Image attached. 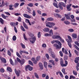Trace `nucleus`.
Listing matches in <instances>:
<instances>
[{
    "label": "nucleus",
    "instance_id": "1",
    "mask_svg": "<svg viewBox=\"0 0 79 79\" xmlns=\"http://www.w3.org/2000/svg\"><path fill=\"white\" fill-rule=\"evenodd\" d=\"M55 43H56V44H53L54 46L55 47H56L57 49L60 50V49L61 48V46L62 45L61 43V42L58 40H55ZM56 44H58L59 45Z\"/></svg>",
    "mask_w": 79,
    "mask_h": 79
},
{
    "label": "nucleus",
    "instance_id": "2",
    "mask_svg": "<svg viewBox=\"0 0 79 79\" xmlns=\"http://www.w3.org/2000/svg\"><path fill=\"white\" fill-rule=\"evenodd\" d=\"M55 25V23L53 22H48L47 23L46 22V26L47 27H48L49 28L53 27V26H54Z\"/></svg>",
    "mask_w": 79,
    "mask_h": 79
},
{
    "label": "nucleus",
    "instance_id": "3",
    "mask_svg": "<svg viewBox=\"0 0 79 79\" xmlns=\"http://www.w3.org/2000/svg\"><path fill=\"white\" fill-rule=\"evenodd\" d=\"M62 6H63V7H65V6H66V4H65L64 3L61 2H60L59 3L58 6L59 8H60V10H62L63 9Z\"/></svg>",
    "mask_w": 79,
    "mask_h": 79
},
{
    "label": "nucleus",
    "instance_id": "4",
    "mask_svg": "<svg viewBox=\"0 0 79 79\" xmlns=\"http://www.w3.org/2000/svg\"><path fill=\"white\" fill-rule=\"evenodd\" d=\"M8 4V3L7 2H6V3L5 4V2H4V1H3L2 2L1 5H0V7H3V6H4L5 5H6V6H7Z\"/></svg>",
    "mask_w": 79,
    "mask_h": 79
},
{
    "label": "nucleus",
    "instance_id": "5",
    "mask_svg": "<svg viewBox=\"0 0 79 79\" xmlns=\"http://www.w3.org/2000/svg\"><path fill=\"white\" fill-rule=\"evenodd\" d=\"M68 39H66V40L69 42H72V39L70 36L68 35L67 36Z\"/></svg>",
    "mask_w": 79,
    "mask_h": 79
},
{
    "label": "nucleus",
    "instance_id": "6",
    "mask_svg": "<svg viewBox=\"0 0 79 79\" xmlns=\"http://www.w3.org/2000/svg\"><path fill=\"white\" fill-rule=\"evenodd\" d=\"M15 72L17 77H19V74H20L21 71L19 70L17 71L16 69H15Z\"/></svg>",
    "mask_w": 79,
    "mask_h": 79
},
{
    "label": "nucleus",
    "instance_id": "7",
    "mask_svg": "<svg viewBox=\"0 0 79 79\" xmlns=\"http://www.w3.org/2000/svg\"><path fill=\"white\" fill-rule=\"evenodd\" d=\"M71 6H72V4H71L67 6L66 7L68 11H71V8L70 7Z\"/></svg>",
    "mask_w": 79,
    "mask_h": 79
},
{
    "label": "nucleus",
    "instance_id": "8",
    "mask_svg": "<svg viewBox=\"0 0 79 79\" xmlns=\"http://www.w3.org/2000/svg\"><path fill=\"white\" fill-rule=\"evenodd\" d=\"M23 16L25 18H28V19L31 18V16L29 15L26 14H23Z\"/></svg>",
    "mask_w": 79,
    "mask_h": 79
},
{
    "label": "nucleus",
    "instance_id": "9",
    "mask_svg": "<svg viewBox=\"0 0 79 79\" xmlns=\"http://www.w3.org/2000/svg\"><path fill=\"white\" fill-rule=\"evenodd\" d=\"M64 16L67 19H70V14H65Z\"/></svg>",
    "mask_w": 79,
    "mask_h": 79
},
{
    "label": "nucleus",
    "instance_id": "10",
    "mask_svg": "<svg viewBox=\"0 0 79 79\" xmlns=\"http://www.w3.org/2000/svg\"><path fill=\"white\" fill-rule=\"evenodd\" d=\"M52 38L53 39H59V38H60V36L59 35H53Z\"/></svg>",
    "mask_w": 79,
    "mask_h": 79
},
{
    "label": "nucleus",
    "instance_id": "11",
    "mask_svg": "<svg viewBox=\"0 0 79 79\" xmlns=\"http://www.w3.org/2000/svg\"><path fill=\"white\" fill-rule=\"evenodd\" d=\"M23 53H25L26 54H29V53L27 52H26V51H24L20 50L19 52L20 55H22V54H23Z\"/></svg>",
    "mask_w": 79,
    "mask_h": 79
},
{
    "label": "nucleus",
    "instance_id": "12",
    "mask_svg": "<svg viewBox=\"0 0 79 79\" xmlns=\"http://www.w3.org/2000/svg\"><path fill=\"white\" fill-rule=\"evenodd\" d=\"M39 66L41 70H43V68H44V66H43V64L41 63H39Z\"/></svg>",
    "mask_w": 79,
    "mask_h": 79
},
{
    "label": "nucleus",
    "instance_id": "13",
    "mask_svg": "<svg viewBox=\"0 0 79 79\" xmlns=\"http://www.w3.org/2000/svg\"><path fill=\"white\" fill-rule=\"evenodd\" d=\"M72 36L73 39H76L77 37V35L76 33H73L72 34Z\"/></svg>",
    "mask_w": 79,
    "mask_h": 79
},
{
    "label": "nucleus",
    "instance_id": "14",
    "mask_svg": "<svg viewBox=\"0 0 79 79\" xmlns=\"http://www.w3.org/2000/svg\"><path fill=\"white\" fill-rule=\"evenodd\" d=\"M0 60L4 63H6V59L4 58L3 57H0Z\"/></svg>",
    "mask_w": 79,
    "mask_h": 79
},
{
    "label": "nucleus",
    "instance_id": "15",
    "mask_svg": "<svg viewBox=\"0 0 79 79\" xmlns=\"http://www.w3.org/2000/svg\"><path fill=\"white\" fill-rule=\"evenodd\" d=\"M23 27L25 28H26L27 29H28V27H27V25L24 22H23Z\"/></svg>",
    "mask_w": 79,
    "mask_h": 79
},
{
    "label": "nucleus",
    "instance_id": "16",
    "mask_svg": "<svg viewBox=\"0 0 79 79\" xmlns=\"http://www.w3.org/2000/svg\"><path fill=\"white\" fill-rule=\"evenodd\" d=\"M43 31L44 32H48L50 31V29L48 28H45L43 29Z\"/></svg>",
    "mask_w": 79,
    "mask_h": 79
},
{
    "label": "nucleus",
    "instance_id": "17",
    "mask_svg": "<svg viewBox=\"0 0 79 79\" xmlns=\"http://www.w3.org/2000/svg\"><path fill=\"white\" fill-rule=\"evenodd\" d=\"M19 3H15L14 5V6L15 7V8H17V7H18V6H19Z\"/></svg>",
    "mask_w": 79,
    "mask_h": 79
},
{
    "label": "nucleus",
    "instance_id": "18",
    "mask_svg": "<svg viewBox=\"0 0 79 79\" xmlns=\"http://www.w3.org/2000/svg\"><path fill=\"white\" fill-rule=\"evenodd\" d=\"M47 20L49 21H53V18L52 17H49L47 19Z\"/></svg>",
    "mask_w": 79,
    "mask_h": 79
},
{
    "label": "nucleus",
    "instance_id": "19",
    "mask_svg": "<svg viewBox=\"0 0 79 79\" xmlns=\"http://www.w3.org/2000/svg\"><path fill=\"white\" fill-rule=\"evenodd\" d=\"M34 75L36 78L37 79H39V75H38V74H37L35 72L34 73Z\"/></svg>",
    "mask_w": 79,
    "mask_h": 79
},
{
    "label": "nucleus",
    "instance_id": "20",
    "mask_svg": "<svg viewBox=\"0 0 79 79\" xmlns=\"http://www.w3.org/2000/svg\"><path fill=\"white\" fill-rule=\"evenodd\" d=\"M24 60L22 59L21 60H20V61L19 62V63H20V64H23L24 63Z\"/></svg>",
    "mask_w": 79,
    "mask_h": 79
},
{
    "label": "nucleus",
    "instance_id": "21",
    "mask_svg": "<svg viewBox=\"0 0 79 79\" xmlns=\"http://www.w3.org/2000/svg\"><path fill=\"white\" fill-rule=\"evenodd\" d=\"M49 63H52V64H53V65H55V62H54V60H50L49 61Z\"/></svg>",
    "mask_w": 79,
    "mask_h": 79
},
{
    "label": "nucleus",
    "instance_id": "22",
    "mask_svg": "<svg viewBox=\"0 0 79 79\" xmlns=\"http://www.w3.org/2000/svg\"><path fill=\"white\" fill-rule=\"evenodd\" d=\"M10 64H11L13 66H14V65H15L14 63H13V60H12V59H10Z\"/></svg>",
    "mask_w": 79,
    "mask_h": 79
},
{
    "label": "nucleus",
    "instance_id": "23",
    "mask_svg": "<svg viewBox=\"0 0 79 79\" xmlns=\"http://www.w3.org/2000/svg\"><path fill=\"white\" fill-rule=\"evenodd\" d=\"M27 6H30V7H32L33 6V3H29L27 4Z\"/></svg>",
    "mask_w": 79,
    "mask_h": 79
},
{
    "label": "nucleus",
    "instance_id": "24",
    "mask_svg": "<svg viewBox=\"0 0 79 79\" xmlns=\"http://www.w3.org/2000/svg\"><path fill=\"white\" fill-rule=\"evenodd\" d=\"M40 60V56H37L36 59V60L37 61H39Z\"/></svg>",
    "mask_w": 79,
    "mask_h": 79
},
{
    "label": "nucleus",
    "instance_id": "25",
    "mask_svg": "<svg viewBox=\"0 0 79 79\" xmlns=\"http://www.w3.org/2000/svg\"><path fill=\"white\" fill-rule=\"evenodd\" d=\"M7 70L10 73L12 72V69H11L10 67H7Z\"/></svg>",
    "mask_w": 79,
    "mask_h": 79
},
{
    "label": "nucleus",
    "instance_id": "26",
    "mask_svg": "<svg viewBox=\"0 0 79 79\" xmlns=\"http://www.w3.org/2000/svg\"><path fill=\"white\" fill-rule=\"evenodd\" d=\"M0 22L1 23H2V24H4V21L2 19V18H0Z\"/></svg>",
    "mask_w": 79,
    "mask_h": 79
},
{
    "label": "nucleus",
    "instance_id": "27",
    "mask_svg": "<svg viewBox=\"0 0 79 79\" xmlns=\"http://www.w3.org/2000/svg\"><path fill=\"white\" fill-rule=\"evenodd\" d=\"M79 58V57H76V60H74V61L76 63H77L78 62V61L79 60V58Z\"/></svg>",
    "mask_w": 79,
    "mask_h": 79
},
{
    "label": "nucleus",
    "instance_id": "28",
    "mask_svg": "<svg viewBox=\"0 0 79 79\" xmlns=\"http://www.w3.org/2000/svg\"><path fill=\"white\" fill-rule=\"evenodd\" d=\"M56 18H61V15H60L59 14H56Z\"/></svg>",
    "mask_w": 79,
    "mask_h": 79
},
{
    "label": "nucleus",
    "instance_id": "29",
    "mask_svg": "<svg viewBox=\"0 0 79 79\" xmlns=\"http://www.w3.org/2000/svg\"><path fill=\"white\" fill-rule=\"evenodd\" d=\"M47 62H44V67L47 69Z\"/></svg>",
    "mask_w": 79,
    "mask_h": 79
},
{
    "label": "nucleus",
    "instance_id": "30",
    "mask_svg": "<svg viewBox=\"0 0 79 79\" xmlns=\"http://www.w3.org/2000/svg\"><path fill=\"white\" fill-rule=\"evenodd\" d=\"M53 34V30L51 29L49 31V34L51 35H52Z\"/></svg>",
    "mask_w": 79,
    "mask_h": 79
},
{
    "label": "nucleus",
    "instance_id": "31",
    "mask_svg": "<svg viewBox=\"0 0 79 79\" xmlns=\"http://www.w3.org/2000/svg\"><path fill=\"white\" fill-rule=\"evenodd\" d=\"M20 28L22 31H24V32H25L26 31V30H25V29H24V27H23V26H22V25H21L20 26Z\"/></svg>",
    "mask_w": 79,
    "mask_h": 79
},
{
    "label": "nucleus",
    "instance_id": "32",
    "mask_svg": "<svg viewBox=\"0 0 79 79\" xmlns=\"http://www.w3.org/2000/svg\"><path fill=\"white\" fill-rule=\"evenodd\" d=\"M12 40L13 41H15L16 40V36L15 35H14L12 38Z\"/></svg>",
    "mask_w": 79,
    "mask_h": 79
},
{
    "label": "nucleus",
    "instance_id": "33",
    "mask_svg": "<svg viewBox=\"0 0 79 79\" xmlns=\"http://www.w3.org/2000/svg\"><path fill=\"white\" fill-rule=\"evenodd\" d=\"M10 24L12 26L14 27V26H15V23L14 22H11L10 23Z\"/></svg>",
    "mask_w": 79,
    "mask_h": 79
},
{
    "label": "nucleus",
    "instance_id": "34",
    "mask_svg": "<svg viewBox=\"0 0 79 79\" xmlns=\"http://www.w3.org/2000/svg\"><path fill=\"white\" fill-rule=\"evenodd\" d=\"M51 53L52 57L53 58H55V54H54V53L53 52H51Z\"/></svg>",
    "mask_w": 79,
    "mask_h": 79
},
{
    "label": "nucleus",
    "instance_id": "35",
    "mask_svg": "<svg viewBox=\"0 0 79 79\" xmlns=\"http://www.w3.org/2000/svg\"><path fill=\"white\" fill-rule=\"evenodd\" d=\"M9 6V10H14V9L12 8V7H13V6H12V5H10Z\"/></svg>",
    "mask_w": 79,
    "mask_h": 79
},
{
    "label": "nucleus",
    "instance_id": "36",
    "mask_svg": "<svg viewBox=\"0 0 79 79\" xmlns=\"http://www.w3.org/2000/svg\"><path fill=\"white\" fill-rule=\"evenodd\" d=\"M53 5L54 6H55V7H56L57 8H58V6L57 4L54 2L53 3Z\"/></svg>",
    "mask_w": 79,
    "mask_h": 79
},
{
    "label": "nucleus",
    "instance_id": "37",
    "mask_svg": "<svg viewBox=\"0 0 79 79\" xmlns=\"http://www.w3.org/2000/svg\"><path fill=\"white\" fill-rule=\"evenodd\" d=\"M62 71L64 74H66V73L65 72V69H62Z\"/></svg>",
    "mask_w": 79,
    "mask_h": 79
},
{
    "label": "nucleus",
    "instance_id": "38",
    "mask_svg": "<svg viewBox=\"0 0 79 79\" xmlns=\"http://www.w3.org/2000/svg\"><path fill=\"white\" fill-rule=\"evenodd\" d=\"M44 36L46 37H49L50 36H51V35L48 33H46L44 34Z\"/></svg>",
    "mask_w": 79,
    "mask_h": 79
},
{
    "label": "nucleus",
    "instance_id": "39",
    "mask_svg": "<svg viewBox=\"0 0 79 79\" xmlns=\"http://www.w3.org/2000/svg\"><path fill=\"white\" fill-rule=\"evenodd\" d=\"M60 38H59V40H60L62 42V43H64V40L63 39H62L61 38V37L60 36Z\"/></svg>",
    "mask_w": 79,
    "mask_h": 79
},
{
    "label": "nucleus",
    "instance_id": "40",
    "mask_svg": "<svg viewBox=\"0 0 79 79\" xmlns=\"http://www.w3.org/2000/svg\"><path fill=\"white\" fill-rule=\"evenodd\" d=\"M62 52L63 53H64L65 54L67 55L68 54V52L67 51L65 50H62Z\"/></svg>",
    "mask_w": 79,
    "mask_h": 79
},
{
    "label": "nucleus",
    "instance_id": "41",
    "mask_svg": "<svg viewBox=\"0 0 79 79\" xmlns=\"http://www.w3.org/2000/svg\"><path fill=\"white\" fill-rule=\"evenodd\" d=\"M67 42L68 43V45L69 46V47H70V48H71V47H72V46H71V42Z\"/></svg>",
    "mask_w": 79,
    "mask_h": 79
},
{
    "label": "nucleus",
    "instance_id": "42",
    "mask_svg": "<svg viewBox=\"0 0 79 79\" xmlns=\"http://www.w3.org/2000/svg\"><path fill=\"white\" fill-rule=\"evenodd\" d=\"M23 38L25 40H27V38H26V35L24 33L23 34Z\"/></svg>",
    "mask_w": 79,
    "mask_h": 79
},
{
    "label": "nucleus",
    "instance_id": "43",
    "mask_svg": "<svg viewBox=\"0 0 79 79\" xmlns=\"http://www.w3.org/2000/svg\"><path fill=\"white\" fill-rule=\"evenodd\" d=\"M76 79V77L73 75H71L70 76V79Z\"/></svg>",
    "mask_w": 79,
    "mask_h": 79
},
{
    "label": "nucleus",
    "instance_id": "44",
    "mask_svg": "<svg viewBox=\"0 0 79 79\" xmlns=\"http://www.w3.org/2000/svg\"><path fill=\"white\" fill-rule=\"evenodd\" d=\"M45 56L48 60H49L50 59V57H49V55L48 54H45Z\"/></svg>",
    "mask_w": 79,
    "mask_h": 79
},
{
    "label": "nucleus",
    "instance_id": "45",
    "mask_svg": "<svg viewBox=\"0 0 79 79\" xmlns=\"http://www.w3.org/2000/svg\"><path fill=\"white\" fill-rule=\"evenodd\" d=\"M64 23H65V24H66L67 25L69 24H70V22L68 21H64Z\"/></svg>",
    "mask_w": 79,
    "mask_h": 79
},
{
    "label": "nucleus",
    "instance_id": "46",
    "mask_svg": "<svg viewBox=\"0 0 79 79\" xmlns=\"http://www.w3.org/2000/svg\"><path fill=\"white\" fill-rule=\"evenodd\" d=\"M14 15L16 16H18L21 15V14L19 13H16L14 14Z\"/></svg>",
    "mask_w": 79,
    "mask_h": 79
},
{
    "label": "nucleus",
    "instance_id": "47",
    "mask_svg": "<svg viewBox=\"0 0 79 79\" xmlns=\"http://www.w3.org/2000/svg\"><path fill=\"white\" fill-rule=\"evenodd\" d=\"M1 16L3 18V19H6V17L4 14H2Z\"/></svg>",
    "mask_w": 79,
    "mask_h": 79
},
{
    "label": "nucleus",
    "instance_id": "48",
    "mask_svg": "<svg viewBox=\"0 0 79 79\" xmlns=\"http://www.w3.org/2000/svg\"><path fill=\"white\" fill-rule=\"evenodd\" d=\"M30 65H26L25 66V69L26 71H27V69L29 68V66Z\"/></svg>",
    "mask_w": 79,
    "mask_h": 79
},
{
    "label": "nucleus",
    "instance_id": "49",
    "mask_svg": "<svg viewBox=\"0 0 79 79\" xmlns=\"http://www.w3.org/2000/svg\"><path fill=\"white\" fill-rule=\"evenodd\" d=\"M20 44L22 47V48H26V47L25 46V45L24 44H23V43H21Z\"/></svg>",
    "mask_w": 79,
    "mask_h": 79
},
{
    "label": "nucleus",
    "instance_id": "50",
    "mask_svg": "<svg viewBox=\"0 0 79 79\" xmlns=\"http://www.w3.org/2000/svg\"><path fill=\"white\" fill-rule=\"evenodd\" d=\"M32 15L33 16H35L36 15V13L34 10H33Z\"/></svg>",
    "mask_w": 79,
    "mask_h": 79
},
{
    "label": "nucleus",
    "instance_id": "51",
    "mask_svg": "<svg viewBox=\"0 0 79 79\" xmlns=\"http://www.w3.org/2000/svg\"><path fill=\"white\" fill-rule=\"evenodd\" d=\"M69 31V32H73L74 31V30L73 29L70 28L68 30Z\"/></svg>",
    "mask_w": 79,
    "mask_h": 79
},
{
    "label": "nucleus",
    "instance_id": "52",
    "mask_svg": "<svg viewBox=\"0 0 79 79\" xmlns=\"http://www.w3.org/2000/svg\"><path fill=\"white\" fill-rule=\"evenodd\" d=\"M41 35H40V32L39 31L38 34V38H40Z\"/></svg>",
    "mask_w": 79,
    "mask_h": 79
},
{
    "label": "nucleus",
    "instance_id": "53",
    "mask_svg": "<svg viewBox=\"0 0 79 79\" xmlns=\"http://www.w3.org/2000/svg\"><path fill=\"white\" fill-rule=\"evenodd\" d=\"M17 21L19 22H21V18L20 17H19L17 19Z\"/></svg>",
    "mask_w": 79,
    "mask_h": 79
},
{
    "label": "nucleus",
    "instance_id": "54",
    "mask_svg": "<svg viewBox=\"0 0 79 79\" xmlns=\"http://www.w3.org/2000/svg\"><path fill=\"white\" fill-rule=\"evenodd\" d=\"M29 64H30V65H31V66H33V63H32V62H31V61L29 60Z\"/></svg>",
    "mask_w": 79,
    "mask_h": 79
},
{
    "label": "nucleus",
    "instance_id": "55",
    "mask_svg": "<svg viewBox=\"0 0 79 79\" xmlns=\"http://www.w3.org/2000/svg\"><path fill=\"white\" fill-rule=\"evenodd\" d=\"M73 74L74 75H75V76H76L77 74V73L76 72V71L75 70H73Z\"/></svg>",
    "mask_w": 79,
    "mask_h": 79
},
{
    "label": "nucleus",
    "instance_id": "56",
    "mask_svg": "<svg viewBox=\"0 0 79 79\" xmlns=\"http://www.w3.org/2000/svg\"><path fill=\"white\" fill-rule=\"evenodd\" d=\"M59 53L60 54V56H63V52L62 51H60L59 52Z\"/></svg>",
    "mask_w": 79,
    "mask_h": 79
},
{
    "label": "nucleus",
    "instance_id": "57",
    "mask_svg": "<svg viewBox=\"0 0 79 79\" xmlns=\"http://www.w3.org/2000/svg\"><path fill=\"white\" fill-rule=\"evenodd\" d=\"M16 55H17V56L18 57H19V58H21V56L19 54V53H18V52H16Z\"/></svg>",
    "mask_w": 79,
    "mask_h": 79
},
{
    "label": "nucleus",
    "instance_id": "58",
    "mask_svg": "<svg viewBox=\"0 0 79 79\" xmlns=\"http://www.w3.org/2000/svg\"><path fill=\"white\" fill-rule=\"evenodd\" d=\"M60 64L61 66L63 64V60L62 58L61 59V60L60 61Z\"/></svg>",
    "mask_w": 79,
    "mask_h": 79
},
{
    "label": "nucleus",
    "instance_id": "59",
    "mask_svg": "<svg viewBox=\"0 0 79 79\" xmlns=\"http://www.w3.org/2000/svg\"><path fill=\"white\" fill-rule=\"evenodd\" d=\"M47 47V45L45 44H43L42 45V47L44 48H46Z\"/></svg>",
    "mask_w": 79,
    "mask_h": 79
},
{
    "label": "nucleus",
    "instance_id": "60",
    "mask_svg": "<svg viewBox=\"0 0 79 79\" xmlns=\"http://www.w3.org/2000/svg\"><path fill=\"white\" fill-rule=\"evenodd\" d=\"M7 53H8V55H9L10 56H11V52H10V51H9V50L8 51Z\"/></svg>",
    "mask_w": 79,
    "mask_h": 79
},
{
    "label": "nucleus",
    "instance_id": "61",
    "mask_svg": "<svg viewBox=\"0 0 79 79\" xmlns=\"http://www.w3.org/2000/svg\"><path fill=\"white\" fill-rule=\"evenodd\" d=\"M33 69V68L32 67H31V66L30 65V66H29V68L28 69L29 70V71H32Z\"/></svg>",
    "mask_w": 79,
    "mask_h": 79
},
{
    "label": "nucleus",
    "instance_id": "62",
    "mask_svg": "<svg viewBox=\"0 0 79 79\" xmlns=\"http://www.w3.org/2000/svg\"><path fill=\"white\" fill-rule=\"evenodd\" d=\"M75 44L77 45L78 47H79V43L77 42V41H75L74 42Z\"/></svg>",
    "mask_w": 79,
    "mask_h": 79
},
{
    "label": "nucleus",
    "instance_id": "63",
    "mask_svg": "<svg viewBox=\"0 0 79 79\" xmlns=\"http://www.w3.org/2000/svg\"><path fill=\"white\" fill-rule=\"evenodd\" d=\"M0 70L1 73H3L5 71V70H4V69L3 68H1L0 69Z\"/></svg>",
    "mask_w": 79,
    "mask_h": 79
},
{
    "label": "nucleus",
    "instance_id": "64",
    "mask_svg": "<svg viewBox=\"0 0 79 79\" xmlns=\"http://www.w3.org/2000/svg\"><path fill=\"white\" fill-rule=\"evenodd\" d=\"M74 47L76 49V50H79V48L76 45H74Z\"/></svg>",
    "mask_w": 79,
    "mask_h": 79
}]
</instances>
